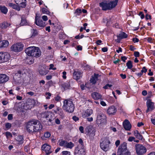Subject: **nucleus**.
Here are the masks:
<instances>
[{"label":"nucleus","instance_id":"nucleus-3","mask_svg":"<svg viewBox=\"0 0 155 155\" xmlns=\"http://www.w3.org/2000/svg\"><path fill=\"white\" fill-rule=\"evenodd\" d=\"M62 108L64 110L69 112H72L74 110V107L71 100L65 99L63 102Z\"/></svg>","mask_w":155,"mask_h":155},{"label":"nucleus","instance_id":"nucleus-41","mask_svg":"<svg viewBox=\"0 0 155 155\" xmlns=\"http://www.w3.org/2000/svg\"><path fill=\"white\" fill-rule=\"evenodd\" d=\"M82 11L81 9H77L75 12V13L76 15H80Z\"/></svg>","mask_w":155,"mask_h":155},{"label":"nucleus","instance_id":"nucleus-13","mask_svg":"<svg viewBox=\"0 0 155 155\" xmlns=\"http://www.w3.org/2000/svg\"><path fill=\"white\" fill-rule=\"evenodd\" d=\"M117 111V108L114 106L110 107L107 109V112L109 115H113L115 114Z\"/></svg>","mask_w":155,"mask_h":155},{"label":"nucleus","instance_id":"nucleus-47","mask_svg":"<svg viewBox=\"0 0 155 155\" xmlns=\"http://www.w3.org/2000/svg\"><path fill=\"white\" fill-rule=\"evenodd\" d=\"M147 69L145 67H143L142 70L141 71V72L143 74V72L146 73L147 71Z\"/></svg>","mask_w":155,"mask_h":155},{"label":"nucleus","instance_id":"nucleus-25","mask_svg":"<svg viewBox=\"0 0 155 155\" xmlns=\"http://www.w3.org/2000/svg\"><path fill=\"white\" fill-rule=\"evenodd\" d=\"M21 21L20 25L21 26L27 25L28 23L26 19V17L25 16L22 15L21 16Z\"/></svg>","mask_w":155,"mask_h":155},{"label":"nucleus","instance_id":"nucleus-18","mask_svg":"<svg viewBox=\"0 0 155 155\" xmlns=\"http://www.w3.org/2000/svg\"><path fill=\"white\" fill-rule=\"evenodd\" d=\"M93 113V110L91 109H87L82 114V117L84 118H86L90 116Z\"/></svg>","mask_w":155,"mask_h":155},{"label":"nucleus","instance_id":"nucleus-15","mask_svg":"<svg viewBox=\"0 0 155 155\" xmlns=\"http://www.w3.org/2000/svg\"><path fill=\"white\" fill-rule=\"evenodd\" d=\"M82 73V71L74 70L73 74L74 78L76 80L79 79L81 77Z\"/></svg>","mask_w":155,"mask_h":155},{"label":"nucleus","instance_id":"nucleus-12","mask_svg":"<svg viewBox=\"0 0 155 155\" xmlns=\"http://www.w3.org/2000/svg\"><path fill=\"white\" fill-rule=\"evenodd\" d=\"M35 23L37 25L41 27H44L46 25L45 22H43L40 19V17L37 15L35 16Z\"/></svg>","mask_w":155,"mask_h":155},{"label":"nucleus","instance_id":"nucleus-39","mask_svg":"<svg viewBox=\"0 0 155 155\" xmlns=\"http://www.w3.org/2000/svg\"><path fill=\"white\" fill-rule=\"evenodd\" d=\"M34 61V60L32 58H28L27 59V63L29 64H31L33 63Z\"/></svg>","mask_w":155,"mask_h":155},{"label":"nucleus","instance_id":"nucleus-54","mask_svg":"<svg viewBox=\"0 0 155 155\" xmlns=\"http://www.w3.org/2000/svg\"><path fill=\"white\" fill-rule=\"evenodd\" d=\"M139 15L140 16V17L141 19H143L144 18V14H143L142 12H140Z\"/></svg>","mask_w":155,"mask_h":155},{"label":"nucleus","instance_id":"nucleus-62","mask_svg":"<svg viewBox=\"0 0 155 155\" xmlns=\"http://www.w3.org/2000/svg\"><path fill=\"white\" fill-rule=\"evenodd\" d=\"M42 18L44 21H46L48 20V17L47 16L44 15L42 16Z\"/></svg>","mask_w":155,"mask_h":155},{"label":"nucleus","instance_id":"nucleus-11","mask_svg":"<svg viewBox=\"0 0 155 155\" xmlns=\"http://www.w3.org/2000/svg\"><path fill=\"white\" fill-rule=\"evenodd\" d=\"M42 150L44 151L46 154H48L51 153L52 151L51 149V146L47 144H44L42 147Z\"/></svg>","mask_w":155,"mask_h":155},{"label":"nucleus","instance_id":"nucleus-46","mask_svg":"<svg viewBox=\"0 0 155 155\" xmlns=\"http://www.w3.org/2000/svg\"><path fill=\"white\" fill-rule=\"evenodd\" d=\"M61 97L58 95L55 97V101L57 102L61 100Z\"/></svg>","mask_w":155,"mask_h":155},{"label":"nucleus","instance_id":"nucleus-10","mask_svg":"<svg viewBox=\"0 0 155 155\" xmlns=\"http://www.w3.org/2000/svg\"><path fill=\"white\" fill-rule=\"evenodd\" d=\"M154 103L151 101V100L148 99L146 103V105L147 109L146 110V112L148 113L150 111H152L155 108L154 107Z\"/></svg>","mask_w":155,"mask_h":155},{"label":"nucleus","instance_id":"nucleus-37","mask_svg":"<svg viewBox=\"0 0 155 155\" xmlns=\"http://www.w3.org/2000/svg\"><path fill=\"white\" fill-rule=\"evenodd\" d=\"M78 153L80 154L84 155L85 154V150L84 148H81L78 150Z\"/></svg>","mask_w":155,"mask_h":155},{"label":"nucleus","instance_id":"nucleus-60","mask_svg":"<svg viewBox=\"0 0 155 155\" xmlns=\"http://www.w3.org/2000/svg\"><path fill=\"white\" fill-rule=\"evenodd\" d=\"M120 140H117L115 143V145L116 147H117L120 144Z\"/></svg>","mask_w":155,"mask_h":155},{"label":"nucleus","instance_id":"nucleus-30","mask_svg":"<svg viewBox=\"0 0 155 155\" xmlns=\"http://www.w3.org/2000/svg\"><path fill=\"white\" fill-rule=\"evenodd\" d=\"M16 140L19 142V143L21 144L23 143V141L24 140L23 136L21 135H18L15 138Z\"/></svg>","mask_w":155,"mask_h":155},{"label":"nucleus","instance_id":"nucleus-14","mask_svg":"<svg viewBox=\"0 0 155 155\" xmlns=\"http://www.w3.org/2000/svg\"><path fill=\"white\" fill-rule=\"evenodd\" d=\"M51 114L50 112H43L40 114V115L41 118H48V121L51 122L52 120L49 118V117L51 116Z\"/></svg>","mask_w":155,"mask_h":155},{"label":"nucleus","instance_id":"nucleus-57","mask_svg":"<svg viewBox=\"0 0 155 155\" xmlns=\"http://www.w3.org/2000/svg\"><path fill=\"white\" fill-rule=\"evenodd\" d=\"M84 127H83L81 126L79 128V130L81 133H84Z\"/></svg>","mask_w":155,"mask_h":155},{"label":"nucleus","instance_id":"nucleus-8","mask_svg":"<svg viewBox=\"0 0 155 155\" xmlns=\"http://www.w3.org/2000/svg\"><path fill=\"white\" fill-rule=\"evenodd\" d=\"M10 57V54L5 52H0V63L8 61Z\"/></svg>","mask_w":155,"mask_h":155},{"label":"nucleus","instance_id":"nucleus-59","mask_svg":"<svg viewBox=\"0 0 155 155\" xmlns=\"http://www.w3.org/2000/svg\"><path fill=\"white\" fill-rule=\"evenodd\" d=\"M12 114H9L8 116V120H11L12 119Z\"/></svg>","mask_w":155,"mask_h":155},{"label":"nucleus","instance_id":"nucleus-58","mask_svg":"<svg viewBox=\"0 0 155 155\" xmlns=\"http://www.w3.org/2000/svg\"><path fill=\"white\" fill-rule=\"evenodd\" d=\"M82 47L80 45H78L77 47V50L78 51H81L82 50Z\"/></svg>","mask_w":155,"mask_h":155},{"label":"nucleus","instance_id":"nucleus-6","mask_svg":"<svg viewBox=\"0 0 155 155\" xmlns=\"http://www.w3.org/2000/svg\"><path fill=\"white\" fill-rule=\"evenodd\" d=\"M135 150L137 153L139 155L143 154L147 151L146 148L143 145L140 144H136Z\"/></svg>","mask_w":155,"mask_h":155},{"label":"nucleus","instance_id":"nucleus-48","mask_svg":"<svg viewBox=\"0 0 155 155\" xmlns=\"http://www.w3.org/2000/svg\"><path fill=\"white\" fill-rule=\"evenodd\" d=\"M135 139V138L134 137H130L128 139V141L130 142L132 141H134Z\"/></svg>","mask_w":155,"mask_h":155},{"label":"nucleus","instance_id":"nucleus-53","mask_svg":"<svg viewBox=\"0 0 155 155\" xmlns=\"http://www.w3.org/2000/svg\"><path fill=\"white\" fill-rule=\"evenodd\" d=\"M48 84L49 86H51L53 85V83L51 80L48 81Z\"/></svg>","mask_w":155,"mask_h":155},{"label":"nucleus","instance_id":"nucleus-29","mask_svg":"<svg viewBox=\"0 0 155 155\" xmlns=\"http://www.w3.org/2000/svg\"><path fill=\"white\" fill-rule=\"evenodd\" d=\"M127 34L124 32H122L118 35H117V37L119 39H123L126 38L127 37Z\"/></svg>","mask_w":155,"mask_h":155},{"label":"nucleus","instance_id":"nucleus-61","mask_svg":"<svg viewBox=\"0 0 155 155\" xmlns=\"http://www.w3.org/2000/svg\"><path fill=\"white\" fill-rule=\"evenodd\" d=\"M133 41L135 42H137L139 41V40L137 38H133L132 39Z\"/></svg>","mask_w":155,"mask_h":155},{"label":"nucleus","instance_id":"nucleus-42","mask_svg":"<svg viewBox=\"0 0 155 155\" xmlns=\"http://www.w3.org/2000/svg\"><path fill=\"white\" fill-rule=\"evenodd\" d=\"M51 134L50 132H47L45 133L44 134V137L46 138H48L49 137L51 136Z\"/></svg>","mask_w":155,"mask_h":155},{"label":"nucleus","instance_id":"nucleus-1","mask_svg":"<svg viewBox=\"0 0 155 155\" xmlns=\"http://www.w3.org/2000/svg\"><path fill=\"white\" fill-rule=\"evenodd\" d=\"M26 127L27 131L29 133L33 134L41 130L42 126L38 120L33 119L27 122Z\"/></svg>","mask_w":155,"mask_h":155},{"label":"nucleus","instance_id":"nucleus-7","mask_svg":"<svg viewBox=\"0 0 155 155\" xmlns=\"http://www.w3.org/2000/svg\"><path fill=\"white\" fill-rule=\"evenodd\" d=\"M23 45L21 43H18L13 44L10 48L11 51L15 52L21 51L23 49Z\"/></svg>","mask_w":155,"mask_h":155},{"label":"nucleus","instance_id":"nucleus-44","mask_svg":"<svg viewBox=\"0 0 155 155\" xmlns=\"http://www.w3.org/2000/svg\"><path fill=\"white\" fill-rule=\"evenodd\" d=\"M62 153L63 155H70L71 154L70 152L67 151H63L62 152Z\"/></svg>","mask_w":155,"mask_h":155},{"label":"nucleus","instance_id":"nucleus-21","mask_svg":"<svg viewBox=\"0 0 155 155\" xmlns=\"http://www.w3.org/2000/svg\"><path fill=\"white\" fill-rule=\"evenodd\" d=\"M16 3L21 7L24 8L26 5V0H14Z\"/></svg>","mask_w":155,"mask_h":155},{"label":"nucleus","instance_id":"nucleus-45","mask_svg":"<svg viewBox=\"0 0 155 155\" xmlns=\"http://www.w3.org/2000/svg\"><path fill=\"white\" fill-rule=\"evenodd\" d=\"M112 86V85L111 84H107L105 86L103 87V88L105 89H107L108 88V87H110Z\"/></svg>","mask_w":155,"mask_h":155},{"label":"nucleus","instance_id":"nucleus-35","mask_svg":"<svg viewBox=\"0 0 155 155\" xmlns=\"http://www.w3.org/2000/svg\"><path fill=\"white\" fill-rule=\"evenodd\" d=\"M23 71L19 70L17 72L15 73V75L16 76H18L19 78H20L23 75Z\"/></svg>","mask_w":155,"mask_h":155},{"label":"nucleus","instance_id":"nucleus-2","mask_svg":"<svg viewBox=\"0 0 155 155\" xmlns=\"http://www.w3.org/2000/svg\"><path fill=\"white\" fill-rule=\"evenodd\" d=\"M25 52L28 56L38 58L41 55V52L39 48L35 46L29 47L26 48Z\"/></svg>","mask_w":155,"mask_h":155},{"label":"nucleus","instance_id":"nucleus-17","mask_svg":"<svg viewBox=\"0 0 155 155\" xmlns=\"http://www.w3.org/2000/svg\"><path fill=\"white\" fill-rule=\"evenodd\" d=\"M9 79V77L5 74H0V83L2 84L7 81Z\"/></svg>","mask_w":155,"mask_h":155},{"label":"nucleus","instance_id":"nucleus-22","mask_svg":"<svg viewBox=\"0 0 155 155\" xmlns=\"http://www.w3.org/2000/svg\"><path fill=\"white\" fill-rule=\"evenodd\" d=\"M93 98L95 100H97L102 99V96L100 94L96 92H94L91 94Z\"/></svg>","mask_w":155,"mask_h":155},{"label":"nucleus","instance_id":"nucleus-63","mask_svg":"<svg viewBox=\"0 0 155 155\" xmlns=\"http://www.w3.org/2000/svg\"><path fill=\"white\" fill-rule=\"evenodd\" d=\"M120 76L123 79H125L126 78V76L125 74H120Z\"/></svg>","mask_w":155,"mask_h":155},{"label":"nucleus","instance_id":"nucleus-26","mask_svg":"<svg viewBox=\"0 0 155 155\" xmlns=\"http://www.w3.org/2000/svg\"><path fill=\"white\" fill-rule=\"evenodd\" d=\"M8 5L9 7H11L19 11L20 10V7L12 3H9L8 4Z\"/></svg>","mask_w":155,"mask_h":155},{"label":"nucleus","instance_id":"nucleus-64","mask_svg":"<svg viewBox=\"0 0 155 155\" xmlns=\"http://www.w3.org/2000/svg\"><path fill=\"white\" fill-rule=\"evenodd\" d=\"M55 122L56 124H60V120L58 118H57L55 119Z\"/></svg>","mask_w":155,"mask_h":155},{"label":"nucleus","instance_id":"nucleus-31","mask_svg":"<svg viewBox=\"0 0 155 155\" xmlns=\"http://www.w3.org/2000/svg\"><path fill=\"white\" fill-rule=\"evenodd\" d=\"M0 10L1 12L4 14H6L8 11V9L5 6H0Z\"/></svg>","mask_w":155,"mask_h":155},{"label":"nucleus","instance_id":"nucleus-51","mask_svg":"<svg viewBox=\"0 0 155 155\" xmlns=\"http://www.w3.org/2000/svg\"><path fill=\"white\" fill-rule=\"evenodd\" d=\"M145 18L147 20L148 19H151V16L150 15H149L148 14H147L145 15Z\"/></svg>","mask_w":155,"mask_h":155},{"label":"nucleus","instance_id":"nucleus-55","mask_svg":"<svg viewBox=\"0 0 155 155\" xmlns=\"http://www.w3.org/2000/svg\"><path fill=\"white\" fill-rule=\"evenodd\" d=\"M72 119L75 121H77L79 119V118L75 116H74L72 117Z\"/></svg>","mask_w":155,"mask_h":155},{"label":"nucleus","instance_id":"nucleus-28","mask_svg":"<svg viewBox=\"0 0 155 155\" xmlns=\"http://www.w3.org/2000/svg\"><path fill=\"white\" fill-rule=\"evenodd\" d=\"M10 25V24L6 21L3 22L0 25V27L2 28H6Z\"/></svg>","mask_w":155,"mask_h":155},{"label":"nucleus","instance_id":"nucleus-27","mask_svg":"<svg viewBox=\"0 0 155 155\" xmlns=\"http://www.w3.org/2000/svg\"><path fill=\"white\" fill-rule=\"evenodd\" d=\"M134 134L137 138L141 140L142 139L143 137L142 135L139 133L138 130L135 131L134 132Z\"/></svg>","mask_w":155,"mask_h":155},{"label":"nucleus","instance_id":"nucleus-38","mask_svg":"<svg viewBox=\"0 0 155 155\" xmlns=\"http://www.w3.org/2000/svg\"><path fill=\"white\" fill-rule=\"evenodd\" d=\"M67 141L66 140H61L60 142L59 145L61 146L64 147H65Z\"/></svg>","mask_w":155,"mask_h":155},{"label":"nucleus","instance_id":"nucleus-34","mask_svg":"<svg viewBox=\"0 0 155 155\" xmlns=\"http://www.w3.org/2000/svg\"><path fill=\"white\" fill-rule=\"evenodd\" d=\"M62 85L64 90H66L69 88L70 87V84L68 82H66L63 84Z\"/></svg>","mask_w":155,"mask_h":155},{"label":"nucleus","instance_id":"nucleus-49","mask_svg":"<svg viewBox=\"0 0 155 155\" xmlns=\"http://www.w3.org/2000/svg\"><path fill=\"white\" fill-rule=\"evenodd\" d=\"M147 41L150 43H153V39L151 37H148L147 39Z\"/></svg>","mask_w":155,"mask_h":155},{"label":"nucleus","instance_id":"nucleus-16","mask_svg":"<svg viewBox=\"0 0 155 155\" xmlns=\"http://www.w3.org/2000/svg\"><path fill=\"white\" fill-rule=\"evenodd\" d=\"M123 125L124 129L127 130H130L131 128V125L130 122L126 119L123 123Z\"/></svg>","mask_w":155,"mask_h":155},{"label":"nucleus","instance_id":"nucleus-4","mask_svg":"<svg viewBox=\"0 0 155 155\" xmlns=\"http://www.w3.org/2000/svg\"><path fill=\"white\" fill-rule=\"evenodd\" d=\"M117 155H130V152L127 149V143L124 142L119 146L117 152Z\"/></svg>","mask_w":155,"mask_h":155},{"label":"nucleus","instance_id":"nucleus-23","mask_svg":"<svg viewBox=\"0 0 155 155\" xmlns=\"http://www.w3.org/2000/svg\"><path fill=\"white\" fill-rule=\"evenodd\" d=\"M48 72L49 71L46 70L45 68L42 66L39 67V72L41 75H45L47 74Z\"/></svg>","mask_w":155,"mask_h":155},{"label":"nucleus","instance_id":"nucleus-19","mask_svg":"<svg viewBox=\"0 0 155 155\" xmlns=\"http://www.w3.org/2000/svg\"><path fill=\"white\" fill-rule=\"evenodd\" d=\"M108 5V3L102 2L100 3L99 6L102 8L103 10L106 11L107 10H110Z\"/></svg>","mask_w":155,"mask_h":155},{"label":"nucleus","instance_id":"nucleus-24","mask_svg":"<svg viewBox=\"0 0 155 155\" xmlns=\"http://www.w3.org/2000/svg\"><path fill=\"white\" fill-rule=\"evenodd\" d=\"M9 45V42L7 40H4L0 41V48L7 47Z\"/></svg>","mask_w":155,"mask_h":155},{"label":"nucleus","instance_id":"nucleus-32","mask_svg":"<svg viewBox=\"0 0 155 155\" xmlns=\"http://www.w3.org/2000/svg\"><path fill=\"white\" fill-rule=\"evenodd\" d=\"M57 110L58 111V113L61 116V117L62 118H63L64 117V115L62 109L60 108H58L57 109Z\"/></svg>","mask_w":155,"mask_h":155},{"label":"nucleus","instance_id":"nucleus-20","mask_svg":"<svg viewBox=\"0 0 155 155\" xmlns=\"http://www.w3.org/2000/svg\"><path fill=\"white\" fill-rule=\"evenodd\" d=\"M118 1V0H112L108 3L110 10L115 7L117 5Z\"/></svg>","mask_w":155,"mask_h":155},{"label":"nucleus","instance_id":"nucleus-52","mask_svg":"<svg viewBox=\"0 0 155 155\" xmlns=\"http://www.w3.org/2000/svg\"><path fill=\"white\" fill-rule=\"evenodd\" d=\"M134 55L136 57H138L140 56V53L138 51H135L134 52Z\"/></svg>","mask_w":155,"mask_h":155},{"label":"nucleus","instance_id":"nucleus-50","mask_svg":"<svg viewBox=\"0 0 155 155\" xmlns=\"http://www.w3.org/2000/svg\"><path fill=\"white\" fill-rule=\"evenodd\" d=\"M11 127V124L9 123H7L5 124V127L8 129L10 128Z\"/></svg>","mask_w":155,"mask_h":155},{"label":"nucleus","instance_id":"nucleus-40","mask_svg":"<svg viewBox=\"0 0 155 155\" xmlns=\"http://www.w3.org/2000/svg\"><path fill=\"white\" fill-rule=\"evenodd\" d=\"M42 12L44 14H47L50 13V12L47 9L44 8L42 9Z\"/></svg>","mask_w":155,"mask_h":155},{"label":"nucleus","instance_id":"nucleus-9","mask_svg":"<svg viewBox=\"0 0 155 155\" xmlns=\"http://www.w3.org/2000/svg\"><path fill=\"white\" fill-rule=\"evenodd\" d=\"M106 116L102 113H99L97 116L96 122L98 124L105 123L106 122Z\"/></svg>","mask_w":155,"mask_h":155},{"label":"nucleus","instance_id":"nucleus-56","mask_svg":"<svg viewBox=\"0 0 155 155\" xmlns=\"http://www.w3.org/2000/svg\"><path fill=\"white\" fill-rule=\"evenodd\" d=\"M63 74V76L62 77L64 79H65L66 78V71H64L62 72Z\"/></svg>","mask_w":155,"mask_h":155},{"label":"nucleus","instance_id":"nucleus-43","mask_svg":"<svg viewBox=\"0 0 155 155\" xmlns=\"http://www.w3.org/2000/svg\"><path fill=\"white\" fill-rule=\"evenodd\" d=\"M90 81L91 83L93 84H94L96 83L97 80H96L93 77L91 78Z\"/></svg>","mask_w":155,"mask_h":155},{"label":"nucleus","instance_id":"nucleus-5","mask_svg":"<svg viewBox=\"0 0 155 155\" xmlns=\"http://www.w3.org/2000/svg\"><path fill=\"white\" fill-rule=\"evenodd\" d=\"M110 143L109 140L106 138L102 139V142L100 143L101 149L105 151H106L109 149V144Z\"/></svg>","mask_w":155,"mask_h":155},{"label":"nucleus","instance_id":"nucleus-36","mask_svg":"<svg viewBox=\"0 0 155 155\" xmlns=\"http://www.w3.org/2000/svg\"><path fill=\"white\" fill-rule=\"evenodd\" d=\"M126 65L128 69H131L133 67V65L131 61H129L127 63Z\"/></svg>","mask_w":155,"mask_h":155},{"label":"nucleus","instance_id":"nucleus-33","mask_svg":"<svg viewBox=\"0 0 155 155\" xmlns=\"http://www.w3.org/2000/svg\"><path fill=\"white\" fill-rule=\"evenodd\" d=\"M74 146V144L71 142H67L65 147L69 149H72Z\"/></svg>","mask_w":155,"mask_h":155}]
</instances>
